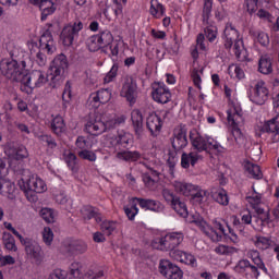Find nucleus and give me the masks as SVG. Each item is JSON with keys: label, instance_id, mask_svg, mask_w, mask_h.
<instances>
[{"label": "nucleus", "instance_id": "41", "mask_svg": "<svg viewBox=\"0 0 279 279\" xmlns=\"http://www.w3.org/2000/svg\"><path fill=\"white\" fill-rule=\"evenodd\" d=\"M158 12H160V15L163 16L165 15V7L158 2V0H151L150 1V14L153 16H156V14H158Z\"/></svg>", "mask_w": 279, "mask_h": 279}, {"label": "nucleus", "instance_id": "32", "mask_svg": "<svg viewBox=\"0 0 279 279\" xmlns=\"http://www.w3.org/2000/svg\"><path fill=\"white\" fill-rule=\"evenodd\" d=\"M98 40L102 49H105V47H110V45H112L114 37L110 31H104L98 35Z\"/></svg>", "mask_w": 279, "mask_h": 279}, {"label": "nucleus", "instance_id": "23", "mask_svg": "<svg viewBox=\"0 0 279 279\" xmlns=\"http://www.w3.org/2000/svg\"><path fill=\"white\" fill-rule=\"evenodd\" d=\"M258 71L263 73V75H269L274 72V66L271 63V57L264 56L258 61Z\"/></svg>", "mask_w": 279, "mask_h": 279}, {"label": "nucleus", "instance_id": "11", "mask_svg": "<svg viewBox=\"0 0 279 279\" xmlns=\"http://www.w3.org/2000/svg\"><path fill=\"white\" fill-rule=\"evenodd\" d=\"M5 155L11 160H25V158L29 157V153L27 151V148L19 144H9L5 149Z\"/></svg>", "mask_w": 279, "mask_h": 279}, {"label": "nucleus", "instance_id": "49", "mask_svg": "<svg viewBox=\"0 0 279 279\" xmlns=\"http://www.w3.org/2000/svg\"><path fill=\"white\" fill-rule=\"evenodd\" d=\"M78 156L83 160H89V162H95L97 160V155H95V153L87 149L78 151Z\"/></svg>", "mask_w": 279, "mask_h": 279}, {"label": "nucleus", "instance_id": "29", "mask_svg": "<svg viewBox=\"0 0 279 279\" xmlns=\"http://www.w3.org/2000/svg\"><path fill=\"white\" fill-rule=\"evenodd\" d=\"M84 274L82 272V263L74 262L70 265V271L68 272L69 279H82Z\"/></svg>", "mask_w": 279, "mask_h": 279}, {"label": "nucleus", "instance_id": "38", "mask_svg": "<svg viewBox=\"0 0 279 279\" xmlns=\"http://www.w3.org/2000/svg\"><path fill=\"white\" fill-rule=\"evenodd\" d=\"M0 193L1 195H13L14 194V183L10 181L0 182Z\"/></svg>", "mask_w": 279, "mask_h": 279}, {"label": "nucleus", "instance_id": "22", "mask_svg": "<svg viewBox=\"0 0 279 279\" xmlns=\"http://www.w3.org/2000/svg\"><path fill=\"white\" fill-rule=\"evenodd\" d=\"M197 160H199V155H197V153H183L181 156V167L183 169H189L191 166L195 167Z\"/></svg>", "mask_w": 279, "mask_h": 279}, {"label": "nucleus", "instance_id": "34", "mask_svg": "<svg viewBox=\"0 0 279 279\" xmlns=\"http://www.w3.org/2000/svg\"><path fill=\"white\" fill-rule=\"evenodd\" d=\"M278 118H272L271 120L265 122L260 129V132H267L268 134H274L275 132L279 131L278 124H277Z\"/></svg>", "mask_w": 279, "mask_h": 279}, {"label": "nucleus", "instance_id": "13", "mask_svg": "<svg viewBox=\"0 0 279 279\" xmlns=\"http://www.w3.org/2000/svg\"><path fill=\"white\" fill-rule=\"evenodd\" d=\"M138 202L141 208L145 210H151L153 213H165V206L160 201L151 199V198H138L134 197Z\"/></svg>", "mask_w": 279, "mask_h": 279}, {"label": "nucleus", "instance_id": "1", "mask_svg": "<svg viewBox=\"0 0 279 279\" xmlns=\"http://www.w3.org/2000/svg\"><path fill=\"white\" fill-rule=\"evenodd\" d=\"M25 66H27L25 61H21V63L14 59H3L0 61V71L2 75H4L7 80L19 84H21L23 77H25V72L27 71Z\"/></svg>", "mask_w": 279, "mask_h": 279}, {"label": "nucleus", "instance_id": "20", "mask_svg": "<svg viewBox=\"0 0 279 279\" xmlns=\"http://www.w3.org/2000/svg\"><path fill=\"white\" fill-rule=\"evenodd\" d=\"M85 130L92 136H99V134H104L106 132V122L102 121H88L85 125Z\"/></svg>", "mask_w": 279, "mask_h": 279}, {"label": "nucleus", "instance_id": "46", "mask_svg": "<svg viewBox=\"0 0 279 279\" xmlns=\"http://www.w3.org/2000/svg\"><path fill=\"white\" fill-rule=\"evenodd\" d=\"M53 40V35H51V31L47 29L40 37L39 43L40 45H43V43H47L46 44V49L48 51H51V45H49V43H51Z\"/></svg>", "mask_w": 279, "mask_h": 279}, {"label": "nucleus", "instance_id": "55", "mask_svg": "<svg viewBox=\"0 0 279 279\" xmlns=\"http://www.w3.org/2000/svg\"><path fill=\"white\" fill-rule=\"evenodd\" d=\"M203 19H209L210 12H213V0H204Z\"/></svg>", "mask_w": 279, "mask_h": 279}, {"label": "nucleus", "instance_id": "24", "mask_svg": "<svg viewBox=\"0 0 279 279\" xmlns=\"http://www.w3.org/2000/svg\"><path fill=\"white\" fill-rule=\"evenodd\" d=\"M174 189L177 193H181L185 197H191L193 191H197V187H195V185L182 182L174 183Z\"/></svg>", "mask_w": 279, "mask_h": 279}, {"label": "nucleus", "instance_id": "47", "mask_svg": "<svg viewBox=\"0 0 279 279\" xmlns=\"http://www.w3.org/2000/svg\"><path fill=\"white\" fill-rule=\"evenodd\" d=\"M143 182L145 184V186H147V189H154V186H156V184H158V179H154L151 174H149V172H146L143 174Z\"/></svg>", "mask_w": 279, "mask_h": 279}, {"label": "nucleus", "instance_id": "56", "mask_svg": "<svg viewBox=\"0 0 279 279\" xmlns=\"http://www.w3.org/2000/svg\"><path fill=\"white\" fill-rule=\"evenodd\" d=\"M226 38L234 45L236 40L239 39V32L236 29L231 28L230 31H225Z\"/></svg>", "mask_w": 279, "mask_h": 279}, {"label": "nucleus", "instance_id": "25", "mask_svg": "<svg viewBox=\"0 0 279 279\" xmlns=\"http://www.w3.org/2000/svg\"><path fill=\"white\" fill-rule=\"evenodd\" d=\"M211 197L221 206H228V204H230V201L228 198V192H226V190L223 189L213 190Z\"/></svg>", "mask_w": 279, "mask_h": 279}, {"label": "nucleus", "instance_id": "6", "mask_svg": "<svg viewBox=\"0 0 279 279\" xmlns=\"http://www.w3.org/2000/svg\"><path fill=\"white\" fill-rule=\"evenodd\" d=\"M83 28L84 24L82 22L64 26L60 35L64 47H71V45H73V40H75V36H77Z\"/></svg>", "mask_w": 279, "mask_h": 279}, {"label": "nucleus", "instance_id": "28", "mask_svg": "<svg viewBox=\"0 0 279 279\" xmlns=\"http://www.w3.org/2000/svg\"><path fill=\"white\" fill-rule=\"evenodd\" d=\"M170 256L177 259H178V256H184L183 263L185 265H191L192 267H195L196 259H195V256H193L192 254H189L182 251H172L170 252Z\"/></svg>", "mask_w": 279, "mask_h": 279}, {"label": "nucleus", "instance_id": "45", "mask_svg": "<svg viewBox=\"0 0 279 279\" xmlns=\"http://www.w3.org/2000/svg\"><path fill=\"white\" fill-rule=\"evenodd\" d=\"M252 208H254L256 215H260L262 223H265L269 219V211L265 213V209L260 207V205L253 203Z\"/></svg>", "mask_w": 279, "mask_h": 279}, {"label": "nucleus", "instance_id": "36", "mask_svg": "<svg viewBox=\"0 0 279 279\" xmlns=\"http://www.w3.org/2000/svg\"><path fill=\"white\" fill-rule=\"evenodd\" d=\"M173 210L178 213L181 217H186L189 215V210L186 209V204L180 201V197H177L174 203L172 204Z\"/></svg>", "mask_w": 279, "mask_h": 279}, {"label": "nucleus", "instance_id": "54", "mask_svg": "<svg viewBox=\"0 0 279 279\" xmlns=\"http://www.w3.org/2000/svg\"><path fill=\"white\" fill-rule=\"evenodd\" d=\"M246 11L254 14L258 10V0H245Z\"/></svg>", "mask_w": 279, "mask_h": 279}, {"label": "nucleus", "instance_id": "31", "mask_svg": "<svg viewBox=\"0 0 279 279\" xmlns=\"http://www.w3.org/2000/svg\"><path fill=\"white\" fill-rule=\"evenodd\" d=\"M120 160H125L126 162H136L141 158V153L134 151H121L117 154Z\"/></svg>", "mask_w": 279, "mask_h": 279}, {"label": "nucleus", "instance_id": "51", "mask_svg": "<svg viewBox=\"0 0 279 279\" xmlns=\"http://www.w3.org/2000/svg\"><path fill=\"white\" fill-rule=\"evenodd\" d=\"M43 239L46 245H51V243H53V231H51V228H44Z\"/></svg>", "mask_w": 279, "mask_h": 279}, {"label": "nucleus", "instance_id": "48", "mask_svg": "<svg viewBox=\"0 0 279 279\" xmlns=\"http://www.w3.org/2000/svg\"><path fill=\"white\" fill-rule=\"evenodd\" d=\"M65 162L71 171H77V156L75 154L70 153L65 158Z\"/></svg>", "mask_w": 279, "mask_h": 279}, {"label": "nucleus", "instance_id": "5", "mask_svg": "<svg viewBox=\"0 0 279 279\" xmlns=\"http://www.w3.org/2000/svg\"><path fill=\"white\" fill-rule=\"evenodd\" d=\"M69 69V60L63 53L57 56L50 64L49 71L51 75V81L60 80L64 75V70Z\"/></svg>", "mask_w": 279, "mask_h": 279}, {"label": "nucleus", "instance_id": "17", "mask_svg": "<svg viewBox=\"0 0 279 279\" xmlns=\"http://www.w3.org/2000/svg\"><path fill=\"white\" fill-rule=\"evenodd\" d=\"M24 247L27 256L34 258V260L38 264L43 262V248L36 241L31 240L29 242H26Z\"/></svg>", "mask_w": 279, "mask_h": 279}, {"label": "nucleus", "instance_id": "37", "mask_svg": "<svg viewBox=\"0 0 279 279\" xmlns=\"http://www.w3.org/2000/svg\"><path fill=\"white\" fill-rule=\"evenodd\" d=\"M88 50L92 52L99 51V49H102V46L99 41V35H94L87 39L86 43Z\"/></svg>", "mask_w": 279, "mask_h": 279}, {"label": "nucleus", "instance_id": "30", "mask_svg": "<svg viewBox=\"0 0 279 279\" xmlns=\"http://www.w3.org/2000/svg\"><path fill=\"white\" fill-rule=\"evenodd\" d=\"M132 141V135L130 133H126L124 131L118 132V136H116L113 143L114 145H120L121 147H128L130 145V142Z\"/></svg>", "mask_w": 279, "mask_h": 279}, {"label": "nucleus", "instance_id": "62", "mask_svg": "<svg viewBox=\"0 0 279 279\" xmlns=\"http://www.w3.org/2000/svg\"><path fill=\"white\" fill-rule=\"evenodd\" d=\"M162 195H163V198L166 199V202H171V205L174 203L175 198L178 197L168 189L162 191Z\"/></svg>", "mask_w": 279, "mask_h": 279}, {"label": "nucleus", "instance_id": "44", "mask_svg": "<svg viewBox=\"0 0 279 279\" xmlns=\"http://www.w3.org/2000/svg\"><path fill=\"white\" fill-rule=\"evenodd\" d=\"M239 252L236 247L226 246V245H219L215 248L216 254H223L225 256H228L230 254H234Z\"/></svg>", "mask_w": 279, "mask_h": 279}, {"label": "nucleus", "instance_id": "59", "mask_svg": "<svg viewBox=\"0 0 279 279\" xmlns=\"http://www.w3.org/2000/svg\"><path fill=\"white\" fill-rule=\"evenodd\" d=\"M192 80H193V83L196 87L199 88V90H202V76H199V71H197V69H194L192 71Z\"/></svg>", "mask_w": 279, "mask_h": 279}, {"label": "nucleus", "instance_id": "16", "mask_svg": "<svg viewBox=\"0 0 279 279\" xmlns=\"http://www.w3.org/2000/svg\"><path fill=\"white\" fill-rule=\"evenodd\" d=\"M146 128L151 136H158L160 130H162V119L156 113H150L146 120Z\"/></svg>", "mask_w": 279, "mask_h": 279}, {"label": "nucleus", "instance_id": "61", "mask_svg": "<svg viewBox=\"0 0 279 279\" xmlns=\"http://www.w3.org/2000/svg\"><path fill=\"white\" fill-rule=\"evenodd\" d=\"M40 140L43 143H47L48 147H51V149L58 147V144L56 143V140L49 135H41Z\"/></svg>", "mask_w": 279, "mask_h": 279}, {"label": "nucleus", "instance_id": "35", "mask_svg": "<svg viewBox=\"0 0 279 279\" xmlns=\"http://www.w3.org/2000/svg\"><path fill=\"white\" fill-rule=\"evenodd\" d=\"M64 128L66 125L64 124V119L62 117H56L51 122V130L54 132V134L60 135L62 132H64Z\"/></svg>", "mask_w": 279, "mask_h": 279}, {"label": "nucleus", "instance_id": "53", "mask_svg": "<svg viewBox=\"0 0 279 279\" xmlns=\"http://www.w3.org/2000/svg\"><path fill=\"white\" fill-rule=\"evenodd\" d=\"M98 95L100 97V104H108V101L112 98V93L110 89H99Z\"/></svg>", "mask_w": 279, "mask_h": 279}, {"label": "nucleus", "instance_id": "33", "mask_svg": "<svg viewBox=\"0 0 279 279\" xmlns=\"http://www.w3.org/2000/svg\"><path fill=\"white\" fill-rule=\"evenodd\" d=\"M244 167L247 173H250V175H252V178H254L255 180H260V178H263V171H260V166L254 165L252 162H246Z\"/></svg>", "mask_w": 279, "mask_h": 279}, {"label": "nucleus", "instance_id": "8", "mask_svg": "<svg viewBox=\"0 0 279 279\" xmlns=\"http://www.w3.org/2000/svg\"><path fill=\"white\" fill-rule=\"evenodd\" d=\"M184 241V235L182 233H169L165 238H161L159 243L165 250L171 252H180V250H175L180 243Z\"/></svg>", "mask_w": 279, "mask_h": 279}, {"label": "nucleus", "instance_id": "64", "mask_svg": "<svg viewBox=\"0 0 279 279\" xmlns=\"http://www.w3.org/2000/svg\"><path fill=\"white\" fill-rule=\"evenodd\" d=\"M48 279H66V275L62 270H54Z\"/></svg>", "mask_w": 279, "mask_h": 279}, {"label": "nucleus", "instance_id": "12", "mask_svg": "<svg viewBox=\"0 0 279 279\" xmlns=\"http://www.w3.org/2000/svg\"><path fill=\"white\" fill-rule=\"evenodd\" d=\"M171 145L174 151H180L189 145V140L186 138V129L180 128L175 131L174 137L171 138Z\"/></svg>", "mask_w": 279, "mask_h": 279}, {"label": "nucleus", "instance_id": "63", "mask_svg": "<svg viewBox=\"0 0 279 279\" xmlns=\"http://www.w3.org/2000/svg\"><path fill=\"white\" fill-rule=\"evenodd\" d=\"M85 279H106V276L104 275V270H99L97 272H88Z\"/></svg>", "mask_w": 279, "mask_h": 279}, {"label": "nucleus", "instance_id": "19", "mask_svg": "<svg viewBox=\"0 0 279 279\" xmlns=\"http://www.w3.org/2000/svg\"><path fill=\"white\" fill-rule=\"evenodd\" d=\"M131 120L133 123L135 136L137 138H142L144 129H143V113H141V110H133L131 113Z\"/></svg>", "mask_w": 279, "mask_h": 279}, {"label": "nucleus", "instance_id": "43", "mask_svg": "<svg viewBox=\"0 0 279 279\" xmlns=\"http://www.w3.org/2000/svg\"><path fill=\"white\" fill-rule=\"evenodd\" d=\"M251 36H256L257 43H259V45H262V47H268L269 46V35H267L266 33H258L256 35V33L254 32H250Z\"/></svg>", "mask_w": 279, "mask_h": 279}, {"label": "nucleus", "instance_id": "58", "mask_svg": "<svg viewBox=\"0 0 279 279\" xmlns=\"http://www.w3.org/2000/svg\"><path fill=\"white\" fill-rule=\"evenodd\" d=\"M175 162L178 160L175 159V156L173 154L169 153V158L167 160V165L169 167V173L173 175V172L175 171Z\"/></svg>", "mask_w": 279, "mask_h": 279}, {"label": "nucleus", "instance_id": "27", "mask_svg": "<svg viewBox=\"0 0 279 279\" xmlns=\"http://www.w3.org/2000/svg\"><path fill=\"white\" fill-rule=\"evenodd\" d=\"M190 138L192 141V147H194L196 151H208V144L206 143V138L202 137V135H198L195 138H193V136L190 135Z\"/></svg>", "mask_w": 279, "mask_h": 279}, {"label": "nucleus", "instance_id": "26", "mask_svg": "<svg viewBox=\"0 0 279 279\" xmlns=\"http://www.w3.org/2000/svg\"><path fill=\"white\" fill-rule=\"evenodd\" d=\"M2 243L5 250H9V252H16V250H19L16 247V240H14V235L10 232H3Z\"/></svg>", "mask_w": 279, "mask_h": 279}, {"label": "nucleus", "instance_id": "21", "mask_svg": "<svg viewBox=\"0 0 279 279\" xmlns=\"http://www.w3.org/2000/svg\"><path fill=\"white\" fill-rule=\"evenodd\" d=\"M65 250L69 254H84L88 250V246L82 240H72L65 244Z\"/></svg>", "mask_w": 279, "mask_h": 279}, {"label": "nucleus", "instance_id": "4", "mask_svg": "<svg viewBox=\"0 0 279 279\" xmlns=\"http://www.w3.org/2000/svg\"><path fill=\"white\" fill-rule=\"evenodd\" d=\"M159 274H161V276H163V278L167 279H182L184 276L182 269L178 265L171 263V260L168 259L160 260Z\"/></svg>", "mask_w": 279, "mask_h": 279}, {"label": "nucleus", "instance_id": "7", "mask_svg": "<svg viewBox=\"0 0 279 279\" xmlns=\"http://www.w3.org/2000/svg\"><path fill=\"white\" fill-rule=\"evenodd\" d=\"M227 114V121L232 128V134L234 136L235 143H243V133L241 132V129H239V123L242 121L241 114L236 111V109H234L233 113L231 110H228Z\"/></svg>", "mask_w": 279, "mask_h": 279}, {"label": "nucleus", "instance_id": "50", "mask_svg": "<svg viewBox=\"0 0 279 279\" xmlns=\"http://www.w3.org/2000/svg\"><path fill=\"white\" fill-rule=\"evenodd\" d=\"M116 228L117 227L114 226V222H110V221H104L100 225V230H102L107 236H110V234L114 232Z\"/></svg>", "mask_w": 279, "mask_h": 279}, {"label": "nucleus", "instance_id": "3", "mask_svg": "<svg viewBox=\"0 0 279 279\" xmlns=\"http://www.w3.org/2000/svg\"><path fill=\"white\" fill-rule=\"evenodd\" d=\"M49 80L45 76V73L40 70H34L31 73L24 72L23 81L21 84L34 90V88H40V86H45Z\"/></svg>", "mask_w": 279, "mask_h": 279}, {"label": "nucleus", "instance_id": "18", "mask_svg": "<svg viewBox=\"0 0 279 279\" xmlns=\"http://www.w3.org/2000/svg\"><path fill=\"white\" fill-rule=\"evenodd\" d=\"M269 90L266 87H263L258 84L255 85L254 95L251 96V101L257 106H263L267 101Z\"/></svg>", "mask_w": 279, "mask_h": 279}, {"label": "nucleus", "instance_id": "42", "mask_svg": "<svg viewBox=\"0 0 279 279\" xmlns=\"http://www.w3.org/2000/svg\"><path fill=\"white\" fill-rule=\"evenodd\" d=\"M72 92H71V81H68L65 83L64 90L62 93V101H63V108H66V104L71 102Z\"/></svg>", "mask_w": 279, "mask_h": 279}, {"label": "nucleus", "instance_id": "14", "mask_svg": "<svg viewBox=\"0 0 279 279\" xmlns=\"http://www.w3.org/2000/svg\"><path fill=\"white\" fill-rule=\"evenodd\" d=\"M33 5H38L41 11V21H47V16H51L56 12V4L51 0H31Z\"/></svg>", "mask_w": 279, "mask_h": 279}, {"label": "nucleus", "instance_id": "39", "mask_svg": "<svg viewBox=\"0 0 279 279\" xmlns=\"http://www.w3.org/2000/svg\"><path fill=\"white\" fill-rule=\"evenodd\" d=\"M81 213L83 215V219H87V221H90V219H95L97 215V209L93 206H85L81 209Z\"/></svg>", "mask_w": 279, "mask_h": 279}, {"label": "nucleus", "instance_id": "10", "mask_svg": "<svg viewBox=\"0 0 279 279\" xmlns=\"http://www.w3.org/2000/svg\"><path fill=\"white\" fill-rule=\"evenodd\" d=\"M153 99L157 101V104H169L171 99V92L167 89L165 83H154L153 84Z\"/></svg>", "mask_w": 279, "mask_h": 279}, {"label": "nucleus", "instance_id": "60", "mask_svg": "<svg viewBox=\"0 0 279 279\" xmlns=\"http://www.w3.org/2000/svg\"><path fill=\"white\" fill-rule=\"evenodd\" d=\"M190 197H192V199H196L198 204H202V201L206 197V191H193Z\"/></svg>", "mask_w": 279, "mask_h": 279}, {"label": "nucleus", "instance_id": "57", "mask_svg": "<svg viewBox=\"0 0 279 279\" xmlns=\"http://www.w3.org/2000/svg\"><path fill=\"white\" fill-rule=\"evenodd\" d=\"M119 71V65L113 64L109 73L105 76V83L110 84L117 77V72Z\"/></svg>", "mask_w": 279, "mask_h": 279}, {"label": "nucleus", "instance_id": "9", "mask_svg": "<svg viewBox=\"0 0 279 279\" xmlns=\"http://www.w3.org/2000/svg\"><path fill=\"white\" fill-rule=\"evenodd\" d=\"M121 96L125 97L126 101H129L130 106H134L136 104V99L138 98V86L133 78L128 80L123 86Z\"/></svg>", "mask_w": 279, "mask_h": 279}, {"label": "nucleus", "instance_id": "2", "mask_svg": "<svg viewBox=\"0 0 279 279\" xmlns=\"http://www.w3.org/2000/svg\"><path fill=\"white\" fill-rule=\"evenodd\" d=\"M20 189L24 191L28 202H38L36 193H45V191H47V185L43 179L33 177L26 182H23V184L20 185Z\"/></svg>", "mask_w": 279, "mask_h": 279}, {"label": "nucleus", "instance_id": "40", "mask_svg": "<svg viewBox=\"0 0 279 279\" xmlns=\"http://www.w3.org/2000/svg\"><path fill=\"white\" fill-rule=\"evenodd\" d=\"M40 217L47 223H53L56 221V217L53 216V209L51 208H43L40 210Z\"/></svg>", "mask_w": 279, "mask_h": 279}, {"label": "nucleus", "instance_id": "15", "mask_svg": "<svg viewBox=\"0 0 279 279\" xmlns=\"http://www.w3.org/2000/svg\"><path fill=\"white\" fill-rule=\"evenodd\" d=\"M193 222L201 228V230L204 232V234H206V236H208L209 239H211V241H214L215 243H218V241H221V235L218 234L215 229H213V227L208 226V223H206V221L204 220V218H196L193 220Z\"/></svg>", "mask_w": 279, "mask_h": 279}, {"label": "nucleus", "instance_id": "52", "mask_svg": "<svg viewBox=\"0 0 279 279\" xmlns=\"http://www.w3.org/2000/svg\"><path fill=\"white\" fill-rule=\"evenodd\" d=\"M124 213L126 217L130 219V221H134V217L138 215V207H136V204H133L131 208L124 207Z\"/></svg>", "mask_w": 279, "mask_h": 279}]
</instances>
